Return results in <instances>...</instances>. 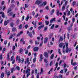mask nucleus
<instances>
[{
  "label": "nucleus",
  "mask_w": 78,
  "mask_h": 78,
  "mask_svg": "<svg viewBox=\"0 0 78 78\" xmlns=\"http://www.w3.org/2000/svg\"><path fill=\"white\" fill-rule=\"evenodd\" d=\"M46 9L47 10H48V6H47L45 7Z\"/></svg>",
  "instance_id": "774afa93"
},
{
  "label": "nucleus",
  "mask_w": 78,
  "mask_h": 78,
  "mask_svg": "<svg viewBox=\"0 0 78 78\" xmlns=\"http://www.w3.org/2000/svg\"><path fill=\"white\" fill-rule=\"evenodd\" d=\"M7 24L8 23H7L6 21H4V25L5 26H6V25H7Z\"/></svg>",
  "instance_id": "4be33fe9"
},
{
  "label": "nucleus",
  "mask_w": 78,
  "mask_h": 78,
  "mask_svg": "<svg viewBox=\"0 0 78 78\" xmlns=\"http://www.w3.org/2000/svg\"><path fill=\"white\" fill-rule=\"evenodd\" d=\"M34 51H37L39 50V47H35L33 49Z\"/></svg>",
  "instance_id": "6e6552de"
},
{
  "label": "nucleus",
  "mask_w": 78,
  "mask_h": 78,
  "mask_svg": "<svg viewBox=\"0 0 78 78\" xmlns=\"http://www.w3.org/2000/svg\"><path fill=\"white\" fill-rule=\"evenodd\" d=\"M59 41H63V38H62V36L60 37Z\"/></svg>",
  "instance_id": "b1692460"
},
{
  "label": "nucleus",
  "mask_w": 78,
  "mask_h": 78,
  "mask_svg": "<svg viewBox=\"0 0 78 78\" xmlns=\"http://www.w3.org/2000/svg\"><path fill=\"white\" fill-rule=\"evenodd\" d=\"M45 23H46V25H48V24H49V21H46L45 22Z\"/></svg>",
  "instance_id": "6ab92c4d"
},
{
  "label": "nucleus",
  "mask_w": 78,
  "mask_h": 78,
  "mask_svg": "<svg viewBox=\"0 0 78 78\" xmlns=\"http://www.w3.org/2000/svg\"><path fill=\"white\" fill-rule=\"evenodd\" d=\"M47 27H45L44 28V31H47Z\"/></svg>",
  "instance_id": "09e8293b"
},
{
  "label": "nucleus",
  "mask_w": 78,
  "mask_h": 78,
  "mask_svg": "<svg viewBox=\"0 0 78 78\" xmlns=\"http://www.w3.org/2000/svg\"><path fill=\"white\" fill-rule=\"evenodd\" d=\"M17 59H18V62L19 63H20L21 62V63H23V61H24V59H23L22 60L20 59V57L18 56H17L16 57V61H17Z\"/></svg>",
  "instance_id": "f03ea898"
},
{
  "label": "nucleus",
  "mask_w": 78,
  "mask_h": 78,
  "mask_svg": "<svg viewBox=\"0 0 78 78\" xmlns=\"http://www.w3.org/2000/svg\"><path fill=\"white\" fill-rule=\"evenodd\" d=\"M75 31H78V28H76L74 29Z\"/></svg>",
  "instance_id": "0e129e2a"
},
{
  "label": "nucleus",
  "mask_w": 78,
  "mask_h": 78,
  "mask_svg": "<svg viewBox=\"0 0 78 78\" xmlns=\"http://www.w3.org/2000/svg\"><path fill=\"white\" fill-rule=\"evenodd\" d=\"M10 25L11 27H14V23H11Z\"/></svg>",
  "instance_id": "cd10ccee"
},
{
  "label": "nucleus",
  "mask_w": 78,
  "mask_h": 78,
  "mask_svg": "<svg viewBox=\"0 0 78 78\" xmlns=\"http://www.w3.org/2000/svg\"><path fill=\"white\" fill-rule=\"evenodd\" d=\"M65 8H66V6L64 5L63 6V7L62 8V11H64V10H65Z\"/></svg>",
  "instance_id": "393cba45"
},
{
  "label": "nucleus",
  "mask_w": 78,
  "mask_h": 78,
  "mask_svg": "<svg viewBox=\"0 0 78 78\" xmlns=\"http://www.w3.org/2000/svg\"><path fill=\"white\" fill-rule=\"evenodd\" d=\"M28 50H26L25 51V54L27 55L28 54Z\"/></svg>",
  "instance_id": "e2e57ef3"
},
{
  "label": "nucleus",
  "mask_w": 78,
  "mask_h": 78,
  "mask_svg": "<svg viewBox=\"0 0 78 78\" xmlns=\"http://www.w3.org/2000/svg\"><path fill=\"white\" fill-rule=\"evenodd\" d=\"M29 60L30 58H27L26 61L25 62V64H27V67H28V65H30V62H29Z\"/></svg>",
  "instance_id": "7ed1b4c3"
},
{
  "label": "nucleus",
  "mask_w": 78,
  "mask_h": 78,
  "mask_svg": "<svg viewBox=\"0 0 78 78\" xmlns=\"http://www.w3.org/2000/svg\"><path fill=\"white\" fill-rule=\"evenodd\" d=\"M65 70V73H66L67 71V68H65L64 69Z\"/></svg>",
  "instance_id": "13d9d810"
},
{
  "label": "nucleus",
  "mask_w": 78,
  "mask_h": 78,
  "mask_svg": "<svg viewBox=\"0 0 78 78\" xmlns=\"http://www.w3.org/2000/svg\"><path fill=\"white\" fill-rule=\"evenodd\" d=\"M36 57H35L33 59V62L34 63L36 62Z\"/></svg>",
  "instance_id": "bb28decb"
},
{
  "label": "nucleus",
  "mask_w": 78,
  "mask_h": 78,
  "mask_svg": "<svg viewBox=\"0 0 78 78\" xmlns=\"http://www.w3.org/2000/svg\"><path fill=\"white\" fill-rule=\"evenodd\" d=\"M61 18H60L59 20H58L57 21L58 22H61Z\"/></svg>",
  "instance_id": "79ce46f5"
},
{
  "label": "nucleus",
  "mask_w": 78,
  "mask_h": 78,
  "mask_svg": "<svg viewBox=\"0 0 78 78\" xmlns=\"http://www.w3.org/2000/svg\"><path fill=\"white\" fill-rule=\"evenodd\" d=\"M28 19H29V14L27 15V16L25 19L26 21H28Z\"/></svg>",
  "instance_id": "4468645a"
},
{
  "label": "nucleus",
  "mask_w": 78,
  "mask_h": 78,
  "mask_svg": "<svg viewBox=\"0 0 78 78\" xmlns=\"http://www.w3.org/2000/svg\"><path fill=\"white\" fill-rule=\"evenodd\" d=\"M48 41V38H47V37L45 38L44 40V43H47Z\"/></svg>",
  "instance_id": "ddd939ff"
},
{
  "label": "nucleus",
  "mask_w": 78,
  "mask_h": 78,
  "mask_svg": "<svg viewBox=\"0 0 78 78\" xmlns=\"http://www.w3.org/2000/svg\"><path fill=\"white\" fill-rule=\"evenodd\" d=\"M43 44V42H41L40 43V44H39V47H42V44Z\"/></svg>",
  "instance_id": "a19ab883"
},
{
  "label": "nucleus",
  "mask_w": 78,
  "mask_h": 78,
  "mask_svg": "<svg viewBox=\"0 0 78 78\" xmlns=\"http://www.w3.org/2000/svg\"><path fill=\"white\" fill-rule=\"evenodd\" d=\"M66 66H67V64H66V63H64V68H66Z\"/></svg>",
  "instance_id": "052dcab7"
},
{
  "label": "nucleus",
  "mask_w": 78,
  "mask_h": 78,
  "mask_svg": "<svg viewBox=\"0 0 78 78\" xmlns=\"http://www.w3.org/2000/svg\"><path fill=\"white\" fill-rule=\"evenodd\" d=\"M16 69L18 70H20V68L19 66H16Z\"/></svg>",
  "instance_id": "72a5a7b5"
},
{
  "label": "nucleus",
  "mask_w": 78,
  "mask_h": 78,
  "mask_svg": "<svg viewBox=\"0 0 78 78\" xmlns=\"http://www.w3.org/2000/svg\"><path fill=\"white\" fill-rule=\"evenodd\" d=\"M62 62V60H61L58 63L59 65H61V63Z\"/></svg>",
  "instance_id": "3c124183"
},
{
  "label": "nucleus",
  "mask_w": 78,
  "mask_h": 78,
  "mask_svg": "<svg viewBox=\"0 0 78 78\" xmlns=\"http://www.w3.org/2000/svg\"><path fill=\"white\" fill-rule=\"evenodd\" d=\"M52 36H53V35L51 34L50 35V36H49V39H51V37H52Z\"/></svg>",
  "instance_id": "338daca9"
},
{
  "label": "nucleus",
  "mask_w": 78,
  "mask_h": 78,
  "mask_svg": "<svg viewBox=\"0 0 78 78\" xmlns=\"http://www.w3.org/2000/svg\"><path fill=\"white\" fill-rule=\"evenodd\" d=\"M70 11H68L67 16H70Z\"/></svg>",
  "instance_id": "37998d69"
},
{
  "label": "nucleus",
  "mask_w": 78,
  "mask_h": 78,
  "mask_svg": "<svg viewBox=\"0 0 78 78\" xmlns=\"http://www.w3.org/2000/svg\"><path fill=\"white\" fill-rule=\"evenodd\" d=\"M12 10V9H11V8H9L8 10V12H7V13H9V12H10Z\"/></svg>",
  "instance_id": "f3484780"
},
{
  "label": "nucleus",
  "mask_w": 78,
  "mask_h": 78,
  "mask_svg": "<svg viewBox=\"0 0 78 78\" xmlns=\"http://www.w3.org/2000/svg\"><path fill=\"white\" fill-rule=\"evenodd\" d=\"M39 78V73H37L36 78Z\"/></svg>",
  "instance_id": "a18cd8bd"
},
{
  "label": "nucleus",
  "mask_w": 78,
  "mask_h": 78,
  "mask_svg": "<svg viewBox=\"0 0 78 78\" xmlns=\"http://www.w3.org/2000/svg\"><path fill=\"white\" fill-rule=\"evenodd\" d=\"M64 73V71H63V70H62L59 72V73Z\"/></svg>",
  "instance_id": "49530a36"
},
{
  "label": "nucleus",
  "mask_w": 78,
  "mask_h": 78,
  "mask_svg": "<svg viewBox=\"0 0 78 78\" xmlns=\"http://www.w3.org/2000/svg\"><path fill=\"white\" fill-rule=\"evenodd\" d=\"M76 3V2L74 1L73 3V5L74 6L75 5V4Z\"/></svg>",
  "instance_id": "5fc2aeb1"
},
{
  "label": "nucleus",
  "mask_w": 78,
  "mask_h": 78,
  "mask_svg": "<svg viewBox=\"0 0 78 78\" xmlns=\"http://www.w3.org/2000/svg\"><path fill=\"white\" fill-rule=\"evenodd\" d=\"M22 52H23V49H22V48H21L20 50V54H22Z\"/></svg>",
  "instance_id": "a211bd4d"
},
{
  "label": "nucleus",
  "mask_w": 78,
  "mask_h": 78,
  "mask_svg": "<svg viewBox=\"0 0 78 78\" xmlns=\"http://www.w3.org/2000/svg\"><path fill=\"white\" fill-rule=\"evenodd\" d=\"M35 74H37V69H35Z\"/></svg>",
  "instance_id": "4d7b16f0"
},
{
  "label": "nucleus",
  "mask_w": 78,
  "mask_h": 78,
  "mask_svg": "<svg viewBox=\"0 0 78 78\" xmlns=\"http://www.w3.org/2000/svg\"><path fill=\"white\" fill-rule=\"evenodd\" d=\"M42 2V1H40L39 0H37L35 2V3L37 5H39Z\"/></svg>",
  "instance_id": "20e7f679"
},
{
  "label": "nucleus",
  "mask_w": 78,
  "mask_h": 78,
  "mask_svg": "<svg viewBox=\"0 0 78 78\" xmlns=\"http://www.w3.org/2000/svg\"><path fill=\"white\" fill-rule=\"evenodd\" d=\"M10 74H11V72H10V71L8 72L7 73V75L8 76H9V75H10Z\"/></svg>",
  "instance_id": "c756f323"
},
{
  "label": "nucleus",
  "mask_w": 78,
  "mask_h": 78,
  "mask_svg": "<svg viewBox=\"0 0 78 78\" xmlns=\"http://www.w3.org/2000/svg\"><path fill=\"white\" fill-rule=\"evenodd\" d=\"M12 14V12H10L9 13V16H11Z\"/></svg>",
  "instance_id": "bf43d9fd"
},
{
  "label": "nucleus",
  "mask_w": 78,
  "mask_h": 78,
  "mask_svg": "<svg viewBox=\"0 0 78 78\" xmlns=\"http://www.w3.org/2000/svg\"><path fill=\"white\" fill-rule=\"evenodd\" d=\"M55 19L56 18H55L52 19L50 21V23H52L53 22H55Z\"/></svg>",
  "instance_id": "9d476101"
},
{
  "label": "nucleus",
  "mask_w": 78,
  "mask_h": 78,
  "mask_svg": "<svg viewBox=\"0 0 78 78\" xmlns=\"http://www.w3.org/2000/svg\"><path fill=\"white\" fill-rule=\"evenodd\" d=\"M32 33H31V32H30L29 34V37H32Z\"/></svg>",
  "instance_id": "aec40b11"
},
{
  "label": "nucleus",
  "mask_w": 78,
  "mask_h": 78,
  "mask_svg": "<svg viewBox=\"0 0 78 78\" xmlns=\"http://www.w3.org/2000/svg\"><path fill=\"white\" fill-rule=\"evenodd\" d=\"M55 9H52L51 12V15H53V13H54V12H55Z\"/></svg>",
  "instance_id": "f8f14e48"
},
{
  "label": "nucleus",
  "mask_w": 78,
  "mask_h": 78,
  "mask_svg": "<svg viewBox=\"0 0 78 78\" xmlns=\"http://www.w3.org/2000/svg\"><path fill=\"white\" fill-rule=\"evenodd\" d=\"M35 45H39V43L37 41H35Z\"/></svg>",
  "instance_id": "7c9ffc66"
},
{
  "label": "nucleus",
  "mask_w": 78,
  "mask_h": 78,
  "mask_svg": "<svg viewBox=\"0 0 78 78\" xmlns=\"http://www.w3.org/2000/svg\"><path fill=\"white\" fill-rule=\"evenodd\" d=\"M39 16V14H37V15H36L34 17V18H35V19H36V18H37V17L38 16Z\"/></svg>",
  "instance_id": "ea45409f"
},
{
  "label": "nucleus",
  "mask_w": 78,
  "mask_h": 78,
  "mask_svg": "<svg viewBox=\"0 0 78 78\" xmlns=\"http://www.w3.org/2000/svg\"><path fill=\"white\" fill-rule=\"evenodd\" d=\"M23 41V38H22L20 40V42L21 43H22V42Z\"/></svg>",
  "instance_id": "8fccbe9b"
},
{
  "label": "nucleus",
  "mask_w": 78,
  "mask_h": 78,
  "mask_svg": "<svg viewBox=\"0 0 78 78\" xmlns=\"http://www.w3.org/2000/svg\"><path fill=\"white\" fill-rule=\"evenodd\" d=\"M28 6H29L27 4H25V8H28Z\"/></svg>",
  "instance_id": "2f4dec72"
},
{
  "label": "nucleus",
  "mask_w": 78,
  "mask_h": 78,
  "mask_svg": "<svg viewBox=\"0 0 78 78\" xmlns=\"http://www.w3.org/2000/svg\"><path fill=\"white\" fill-rule=\"evenodd\" d=\"M47 5V2H43V3L39 5V7H41L42 6H45Z\"/></svg>",
  "instance_id": "423d86ee"
},
{
  "label": "nucleus",
  "mask_w": 78,
  "mask_h": 78,
  "mask_svg": "<svg viewBox=\"0 0 78 78\" xmlns=\"http://www.w3.org/2000/svg\"><path fill=\"white\" fill-rule=\"evenodd\" d=\"M54 55H55V54H52V55H51V56L50 57L51 59H53V58Z\"/></svg>",
  "instance_id": "412c9836"
},
{
  "label": "nucleus",
  "mask_w": 78,
  "mask_h": 78,
  "mask_svg": "<svg viewBox=\"0 0 78 78\" xmlns=\"http://www.w3.org/2000/svg\"><path fill=\"white\" fill-rule=\"evenodd\" d=\"M73 22H72L70 24V27H72L73 26Z\"/></svg>",
  "instance_id": "680f3d73"
},
{
  "label": "nucleus",
  "mask_w": 78,
  "mask_h": 78,
  "mask_svg": "<svg viewBox=\"0 0 78 78\" xmlns=\"http://www.w3.org/2000/svg\"><path fill=\"white\" fill-rule=\"evenodd\" d=\"M19 21H20V20L19 19H18L16 21V24L18 25L19 23Z\"/></svg>",
  "instance_id": "c85d7f7f"
},
{
  "label": "nucleus",
  "mask_w": 78,
  "mask_h": 78,
  "mask_svg": "<svg viewBox=\"0 0 78 78\" xmlns=\"http://www.w3.org/2000/svg\"><path fill=\"white\" fill-rule=\"evenodd\" d=\"M44 56L46 58H48V54L47 52H45L44 53Z\"/></svg>",
  "instance_id": "0eeeda50"
},
{
  "label": "nucleus",
  "mask_w": 78,
  "mask_h": 78,
  "mask_svg": "<svg viewBox=\"0 0 78 78\" xmlns=\"http://www.w3.org/2000/svg\"><path fill=\"white\" fill-rule=\"evenodd\" d=\"M69 73H70V71H68V72H67L66 73V76H67L69 75Z\"/></svg>",
  "instance_id": "603ef678"
},
{
  "label": "nucleus",
  "mask_w": 78,
  "mask_h": 78,
  "mask_svg": "<svg viewBox=\"0 0 78 78\" xmlns=\"http://www.w3.org/2000/svg\"><path fill=\"white\" fill-rule=\"evenodd\" d=\"M54 26H55V25H52L51 27V29H53V27H54Z\"/></svg>",
  "instance_id": "6e6d98bb"
},
{
  "label": "nucleus",
  "mask_w": 78,
  "mask_h": 78,
  "mask_svg": "<svg viewBox=\"0 0 78 78\" xmlns=\"http://www.w3.org/2000/svg\"><path fill=\"white\" fill-rule=\"evenodd\" d=\"M5 75V74H4V73H1V78H3V77H4V76Z\"/></svg>",
  "instance_id": "dca6fc26"
},
{
  "label": "nucleus",
  "mask_w": 78,
  "mask_h": 78,
  "mask_svg": "<svg viewBox=\"0 0 78 78\" xmlns=\"http://www.w3.org/2000/svg\"><path fill=\"white\" fill-rule=\"evenodd\" d=\"M16 28H15V27H13L12 29V31H16Z\"/></svg>",
  "instance_id": "f704fd0d"
},
{
  "label": "nucleus",
  "mask_w": 78,
  "mask_h": 78,
  "mask_svg": "<svg viewBox=\"0 0 78 78\" xmlns=\"http://www.w3.org/2000/svg\"><path fill=\"white\" fill-rule=\"evenodd\" d=\"M60 50H61V49H58V53H59V55H62V54L61 53L60 51Z\"/></svg>",
  "instance_id": "5701e85b"
},
{
  "label": "nucleus",
  "mask_w": 78,
  "mask_h": 78,
  "mask_svg": "<svg viewBox=\"0 0 78 78\" xmlns=\"http://www.w3.org/2000/svg\"><path fill=\"white\" fill-rule=\"evenodd\" d=\"M3 59V55L2 54H0V59L1 60H2Z\"/></svg>",
  "instance_id": "a878e982"
},
{
  "label": "nucleus",
  "mask_w": 78,
  "mask_h": 78,
  "mask_svg": "<svg viewBox=\"0 0 78 78\" xmlns=\"http://www.w3.org/2000/svg\"><path fill=\"white\" fill-rule=\"evenodd\" d=\"M63 45H64V43H61L59 44V47H60V48H62V47L63 46Z\"/></svg>",
  "instance_id": "9b49d317"
},
{
  "label": "nucleus",
  "mask_w": 78,
  "mask_h": 78,
  "mask_svg": "<svg viewBox=\"0 0 78 78\" xmlns=\"http://www.w3.org/2000/svg\"><path fill=\"white\" fill-rule=\"evenodd\" d=\"M28 24H27L25 26V28L26 29H27V28H28Z\"/></svg>",
  "instance_id": "de8ad7c7"
},
{
  "label": "nucleus",
  "mask_w": 78,
  "mask_h": 78,
  "mask_svg": "<svg viewBox=\"0 0 78 78\" xmlns=\"http://www.w3.org/2000/svg\"><path fill=\"white\" fill-rule=\"evenodd\" d=\"M53 65V61H51L50 64V66H51Z\"/></svg>",
  "instance_id": "c9c22d12"
},
{
  "label": "nucleus",
  "mask_w": 78,
  "mask_h": 78,
  "mask_svg": "<svg viewBox=\"0 0 78 78\" xmlns=\"http://www.w3.org/2000/svg\"><path fill=\"white\" fill-rule=\"evenodd\" d=\"M72 22H73L74 23V22H75V18L74 17L72 19Z\"/></svg>",
  "instance_id": "69168bd1"
},
{
  "label": "nucleus",
  "mask_w": 78,
  "mask_h": 78,
  "mask_svg": "<svg viewBox=\"0 0 78 78\" xmlns=\"http://www.w3.org/2000/svg\"><path fill=\"white\" fill-rule=\"evenodd\" d=\"M56 14L57 16H59V10H56Z\"/></svg>",
  "instance_id": "1a4fd4ad"
},
{
  "label": "nucleus",
  "mask_w": 78,
  "mask_h": 78,
  "mask_svg": "<svg viewBox=\"0 0 78 78\" xmlns=\"http://www.w3.org/2000/svg\"><path fill=\"white\" fill-rule=\"evenodd\" d=\"M7 42H8V41H4V45H6V44H7Z\"/></svg>",
  "instance_id": "864d4df0"
},
{
  "label": "nucleus",
  "mask_w": 78,
  "mask_h": 78,
  "mask_svg": "<svg viewBox=\"0 0 78 78\" xmlns=\"http://www.w3.org/2000/svg\"><path fill=\"white\" fill-rule=\"evenodd\" d=\"M12 36H13V35H12V34H11L9 37V39H12Z\"/></svg>",
  "instance_id": "c03bdc74"
},
{
  "label": "nucleus",
  "mask_w": 78,
  "mask_h": 78,
  "mask_svg": "<svg viewBox=\"0 0 78 78\" xmlns=\"http://www.w3.org/2000/svg\"><path fill=\"white\" fill-rule=\"evenodd\" d=\"M71 50H72V49H69V48H68V47H66V53H67L68 52H70V51H71Z\"/></svg>",
  "instance_id": "39448f33"
},
{
  "label": "nucleus",
  "mask_w": 78,
  "mask_h": 78,
  "mask_svg": "<svg viewBox=\"0 0 78 78\" xmlns=\"http://www.w3.org/2000/svg\"><path fill=\"white\" fill-rule=\"evenodd\" d=\"M40 59H43V55H42V54H41L40 56Z\"/></svg>",
  "instance_id": "473e14b6"
},
{
  "label": "nucleus",
  "mask_w": 78,
  "mask_h": 78,
  "mask_svg": "<svg viewBox=\"0 0 78 78\" xmlns=\"http://www.w3.org/2000/svg\"><path fill=\"white\" fill-rule=\"evenodd\" d=\"M22 27V25L21 24L19 26V29H21Z\"/></svg>",
  "instance_id": "58836bf2"
},
{
  "label": "nucleus",
  "mask_w": 78,
  "mask_h": 78,
  "mask_svg": "<svg viewBox=\"0 0 78 78\" xmlns=\"http://www.w3.org/2000/svg\"><path fill=\"white\" fill-rule=\"evenodd\" d=\"M7 59H8V60H9V53L7 54Z\"/></svg>",
  "instance_id": "4c0bfd02"
},
{
  "label": "nucleus",
  "mask_w": 78,
  "mask_h": 78,
  "mask_svg": "<svg viewBox=\"0 0 78 78\" xmlns=\"http://www.w3.org/2000/svg\"><path fill=\"white\" fill-rule=\"evenodd\" d=\"M30 71H31V69H30V67L27 68L25 71L26 73L27 74L26 75L27 78H28V76L30 75V74H31Z\"/></svg>",
  "instance_id": "f257e3e1"
},
{
  "label": "nucleus",
  "mask_w": 78,
  "mask_h": 78,
  "mask_svg": "<svg viewBox=\"0 0 78 78\" xmlns=\"http://www.w3.org/2000/svg\"><path fill=\"white\" fill-rule=\"evenodd\" d=\"M13 59H14V56H12L11 57V61H13Z\"/></svg>",
  "instance_id": "e433bc0d"
},
{
  "label": "nucleus",
  "mask_w": 78,
  "mask_h": 78,
  "mask_svg": "<svg viewBox=\"0 0 78 78\" xmlns=\"http://www.w3.org/2000/svg\"><path fill=\"white\" fill-rule=\"evenodd\" d=\"M15 70H16L14 69V68L13 67L11 69V73H13V72H14V71H15Z\"/></svg>",
  "instance_id": "2eb2a0df"
}]
</instances>
